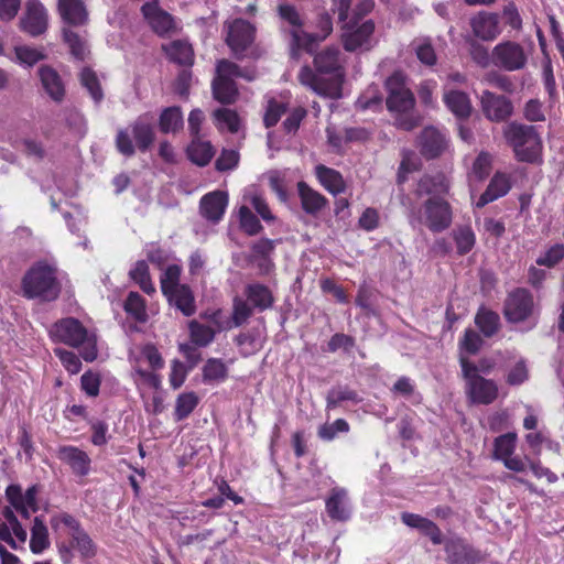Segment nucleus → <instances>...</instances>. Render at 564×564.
I'll return each mask as SVG.
<instances>
[{
	"instance_id": "1",
	"label": "nucleus",
	"mask_w": 564,
	"mask_h": 564,
	"mask_svg": "<svg viewBox=\"0 0 564 564\" xmlns=\"http://www.w3.org/2000/svg\"><path fill=\"white\" fill-rule=\"evenodd\" d=\"M449 191L448 180L443 174L424 176L420 180L416 194L419 197L427 195L423 204L411 212L410 223L424 225L433 232L447 229L453 220L451 205L442 196Z\"/></svg>"
},
{
	"instance_id": "2",
	"label": "nucleus",
	"mask_w": 564,
	"mask_h": 564,
	"mask_svg": "<svg viewBox=\"0 0 564 564\" xmlns=\"http://www.w3.org/2000/svg\"><path fill=\"white\" fill-rule=\"evenodd\" d=\"M343 62L339 50L329 47L315 56L317 73L305 66L300 70L299 79L317 95L339 98L344 82Z\"/></svg>"
},
{
	"instance_id": "3",
	"label": "nucleus",
	"mask_w": 564,
	"mask_h": 564,
	"mask_svg": "<svg viewBox=\"0 0 564 564\" xmlns=\"http://www.w3.org/2000/svg\"><path fill=\"white\" fill-rule=\"evenodd\" d=\"M372 9V0H358L354 4L352 20L340 26V39L346 51L366 52L377 44L375 22L370 19L365 20Z\"/></svg>"
},
{
	"instance_id": "4",
	"label": "nucleus",
	"mask_w": 564,
	"mask_h": 564,
	"mask_svg": "<svg viewBox=\"0 0 564 564\" xmlns=\"http://www.w3.org/2000/svg\"><path fill=\"white\" fill-rule=\"evenodd\" d=\"M50 336L54 341L82 347L80 355L85 361L91 362L97 358L96 335L76 318L67 317L56 322L50 329Z\"/></svg>"
},
{
	"instance_id": "5",
	"label": "nucleus",
	"mask_w": 564,
	"mask_h": 564,
	"mask_svg": "<svg viewBox=\"0 0 564 564\" xmlns=\"http://www.w3.org/2000/svg\"><path fill=\"white\" fill-rule=\"evenodd\" d=\"M503 137L519 161L529 163L540 161L543 147L534 127L510 122L503 128Z\"/></svg>"
},
{
	"instance_id": "6",
	"label": "nucleus",
	"mask_w": 564,
	"mask_h": 564,
	"mask_svg": "<svg viewBox=\"0 0 564 564\" xmlns=\"http://www.w3.org/2000/svg\"><path fill=\"white\" fill-rule=\"evenodd\" d=\"M388 97L387 107L391 112H395L397 123L404 130H411L417 124V120L409 115L414 107V97L404 83V77L400 73L391 75L386 82Z\"/></svg>"
},
{
	"instance_id": "7",
	"label": "nucleus",
	"mask_w": 564,
	"mask_h": 564,
	"mask_svg": "<svg viewBox=\"0 0 564 564\" xmlns=\"http://www.w3.org/2000/svg\"><path fill=\"white\" fill-rule=\"evenodd\" d=\"M23 292L28 297L55 300L59 293L55 271L46 264L34 265L23 279Z\"/></svg>"
},
{
	"instance_id": "8",
	"label": "nucleus",
	"mask_w": 564,
	"mask_h": 564,
	"mask_svg": "<svg viewBox=\"0 0 564 564\" xmlns=\"http://www.w3.org/2000/svg\"><path fill=\"white\" fill-rule=\"evenodd\" d=\"M131 137H133L135 141V145L141 151H145L152 144L154 139L153 118L141 116L132 126L118 131L116 139L117 149L126 156H131L134 153Z\"/></svg>"
},
{
	"instance_id": "9",
	"label": "nucleus",
	"mask_w": 564,
	"mask_h": 564,
	"mask_svg": "<svg viewBox=\"0 0 564 564\" xmlns=\"http://www.w3.org/2000/svg\"><path fill=\"white\" fill-rule=\"evenodd\" d=\"M463 376L466 380V393L473 403L490 404L498 397L495 381L477 375V368L463 355L460 356Z\"/></svg>"
},
{
	"instance_id": "10",
	"label": "nucleus",
	"mask_w": 564,
	"mask_h": 564,
	"mask_svg": "<svg viewBox=\"0 0 564 564\" xmlns=\"http://www.w3.org/2000/svg\"><path fill=\"white\" fill-rule=\"evenodd\" d=\"M217 76L213 82V93L215 99L223 104H231L237 96V88L234 83L235 77H243L248 80L253 79V75L245 74L239 67L228 61H219L217 64Z\"/></svg>"
},
{
	"instance_id": "11",
	"label": "nucleus",
	"mask_w": 564,
	"mask_h": 564,
	"mask_svg": "<svg viewBox=\"0 0 564 564\" xmlns=\"http://www.w3.org/2000/svg\"><path fill=\"white\" fill-rule=\"evenodd\" d=\"M529 51L516 41H502L491 51V63L507 72L523 69L529 61Z\"/></svg>"
},
{
	"instance_id": "12",
	"label": "nucleus",
	"mask_w": 564,
	"mask_h": 564,
	"mask_svg": "<svg viewBox=\"0 0 564 564\" xmlns=\"http://www.w3.org/2000/svg\"><path fill=\"white\" fill-rule=\"evenodd\" d=\"M534 310L533 297L528 290L518 289L506 302L505 314L509 322L519 323L529 318Z\"/></svg>"
},
{
	"instance_id": "13",
	"label": "nucleus",
	"mask_w": 564,
	"mask_h": 564,
	"mask_svg": "<svg viewBox=\"0 0 564 564\" xmlns=\"http://www.w3.org/2000/svg\"><path fill=\"white\" fill-rule=\"evenodd\" d=\"M253 39L254 28L249 22L236 19L227 24L226 42L236 55L243 53Z\"/></svg>"
},
{
	"instance_id": "14",
	"label": "nucleus",
	"mask_w": 564,
	"mask_h": 564,
	"mask_svg": "<svg viewBox=\"0 0 564 564\" xmlns=\"http://www.w3.org/2000/svg\"><path fill=\"white\" fill-rule=\"evenodd\" d=\"M47 12L42 3L36 0H30L25 4V13L20 20L22 31L32 36L44 33L47 29Z\"/></svg>"
},
{
	"instance_id": "15",
	"label": "nucleus",
	"mask_w": 564,
	"mask_h": 564,
	"mask_svg": "<svg viewBox=\"0 0 564 564\" xmlns=\"http://www.w3.org/2000/svg\"><path fill=\"white\" fill-rule=\"evenodd\" d=\"M36 495V486H32L23 492L20 486L10 485L6 490V497L10 505L24 518H29L37 510Z\"/></svg>"
},
{
	"instance_id": "16",
	"label": "nucleus",
	"mask_w": 564,
	"mask_h": 564,
	"mask_svg": "<svg viewBox=\"0 0 564 564\" xmlns=\"http://www.w3.org/2000/svg\"><path fill=\"white\" fill-rule=\"evenodd\" d=\"M480 104L485 116L491 121H503L512 113V105L509 99L488 90L482 93Z\"/></svg>"
},
{
	"instance_id": "17",
	"label": "nucleus",
	"mask_w": 564,
	"mask_h": 564,
	"mask_svg": "<svg viewBox=\"0 0 564 564\" xmlns=\"http://www.w3.org/2000/svg\"><path fill=\"white\" fill-rule=\"evenodd\" d=\"M142 13L152 30L159 35L169 34L176 29V23L172 15L161 10L158 7L156 0L143 4Z\"/></svg>"
},
{
	"instance_id": "18",
	"label": "nucleus",
	"mask_w": 564,
	"mask_h": 564,
	"mask_svg": "<svg viewBox=\"0 0 564 564\" xmlns=\"http://www.w3.org/2000/svg\"><path fill=\"white\" fill-rule=\"evenodd\" d=\"M56 455L61 462L70 467L74 474L78 476H86L89 474L91 460L88 454L83 449L70 445H64L58 447Z\"/></svg>"
},
{
	"instance_id": "19",
	"label": "nucleus",
	"mask_w": 564,
	"mask_h": 564,
	"mask_svg": "<svg viewBox=\"0 0 564 564\" xmlns=\"http://www.w3.org/2000/svg\"><path fill=\"white\" fill-rule=\"evenodd\" d=\"M470 26L474 35L482 41H492L501 33L496 13L479 12L470 19Z\"/></svg>"
},
{
	"instance_id": "20",
	"label": "nucleus",
	"mask_w": 564,
	"mask_h": 564,
	"mask_svg": "<svg viewBox=\"0 0 564 564\" xmlns=\"http://www.w3.org/2000/svg\"><path fill=\"white\" fill-rule=\"evenodd\" d=\"M57 11L62 21L70 26H83L88 21L84 0H58Z\"/></svg>"
},
{
	"instance_id": "21",
	"label": "nucleus",
	"mask_w": 564,
	"mask_h": 564,
	"mask_svg": "<svg viewBox=\"0 0 564 564\" xmlns=\"http://www.w3.org/2000/svg\"><path fill=\"white\" fill-rule=\"evenodd\" d=\"M419 143L425 156L435 158L447 148V138L440 129L427 127L422 131Z\"/></svg>"
},
{
	"instance_id": "22",
	"label": "nucleus",
	"mask_w": 564,
	"mask_h": 564,
	"mask_svg": "<svg viewBox=\"0 0 564 564\" xmlns=\"http://www.w3.org/2000/svg\"><path fill=\"white\" fill-rule=\"evenodd\" d=\"M326 511L328 516L336 521H346L351 513V507L347 490L344 488H334L326 500Z\"/></svg>"
},
{
	"instance_id": "23",
	"label": "nucleus",
	"mask_w": 564,
	"mask_h": 564,
	"mask_svg": "<svg viewBox=\"0 0 564 564\" xmlns=\"http://www.w3.org/2000/svg\"><path fill=\"white\" fill-rule=\"evenodd\" d=\"M228 205V195L225 192L216 191L206 194L200 200L202 215L214 221H219Z\"/></svg>"
},
{
	"instance_id": "24",
	"label": "nucleus",
	"mask_w": 564,
	"mask_h": 564,
	"mask_svg": "<svg viewBox=\"0 0 564 564\" xmlns=\"http://www.w3.org/2000/svg\"><path fill=\"white\" fill-rule=\"evenodd\" d=\"M443 101L447 109L457 118L464 119L471 112V104L468 95L464 91L444 85Z\"/></svg>"
},
{
	"instance_id": "25",
	"label": "nucleus",
	"mask_w": 564,
	"mask_h": 564,
	"mask_svg": "<svg viewBox=\"0 0 564 564\" xmlns=\"http://www.w3.org/2000/svg\"><path fill=\"white\" fill-rule=\"evenodd\" d=\"M401 520L405 525L429 536L434 544H441L443 542L440 528L427 518L415 513L404 512L401 516Z\"/></svg>"
},
{
	"instance_id": "26",
	"label": "nucleus",
	"mask_w": 564,
	"mask_h": 564,
	"mask_svg": "<svg viewBox=\"0 0 564 564\" xmlns=\"http://www.w3.org/2000/svg\"><path fill=\"white\" fill-rule=\"evenodd\" d=\"M155 371L140 362L132 365V378L140 394L160 390L162 379Z\"/></svg>"
},
{
	"instance_id": "27",
	"label": "nucleus",
	"mask_w": 564,
	"mask_h": 564,
	"mask_svg": "<svg viewBox=\"0 0 564 564\" xmlns=\"http://www.w3.org/2000/svg\"><path fill=\"white\" fill-rule=\"evenodd\" d=\"M279 13L281 19L292 26L291 34L296 46L303 47L304 40L312 39L313 36L302 30V19L299 12L292 6L281 4Z\"/></svg>"
},
{
	"instance_id": "28",
	"label": "nucleus",
	"mask_w": 564,
	"mask_h": 564,
	"mask_svg": "<svg viewBox=\"0 0 564 564\" xmlns=\"http://www.w3.org/2000/svg\"><path fill=\"white\" fill-rule=\"evenodd\" d=\"M247 301L254 310L264 311L273 304L271 290L258 282L249 283L245 289Z\"/></svg>"
},
{
	"instance_id": "29",
	"label": "nucleus",
	"mask_w": 564,
	"mask_h": 564,
	"mask_svg": "<svg viewBox=\"0 0 564 564\" xmlns=\"http://www.w3.org/2000/svg\"><path fill=\"white\" fill-rule=\"evenodd\" d=\"M510 189V180L506 174L496 173L492 180L490 181L486 192L479 197L476 206L478 208L484 207L498 199L499 197L506 195Z\"/></svg>"
},
{
	"instance_id": "30",
	"label": "nucleus",
	"mask_w": 564,
	"mask_h": 564,
	"mask_svg": "<svg viewBox=\"0 0 564 564\" xmlns=\"http://www.w3.org/2000/svg\"><path fill=\"white\" fill-rule=\"evenodd\" d=\"M445 551L449 564H473L475 561L474 551L459 539L447 541Z\"/></svg>"
},
{
	"instance_id": "31",
	"label": "nucleus",
	"mask_w": 564,
	"mask_h": 564,
	"mask_svg": "<svg viewBox=\"0 0 564 564\" xmlns=\"http://www.w3.org/2000/svg\"><path fill=\"white\" fill-rule=\"evenodd\" d=\"M215 154L214 148L209 141L202 140L199 137H193L187 147L188 159L198 166L207 165Z\"/></svg>"
},
{
	"instance_id": "32",
	"label": "nucleus",
	"mask_w": 564,
	"mask_h": 564,
	"mask_svg": "<svg viewBox=\"0 0 564 564\" xmlns=\"http://www.w3.org/2000/svg\"><path fill=\"white\" fill-rule=\"evenodd\" d=\"M169 301L174 304L185 316H191L195 313V299L192 290L183 284L171 293L165 294Z\"/></svg>"
},
{
	"instance_id": "33",
	"label": "nucleus",
	"mask_w": 564,
	"mask_h": 564,
	"mask_svg": "<svg viewBox=\"0 0 564 564\" xmlns=\"http://www.w3.org/2000/svg\"><path fill=\"white\" fill-rule=\"evenodd\" d=\"M39 74L44 90L52 99L59 101L64 96V84L58 74L47 66L41 67Z\"/></svg>"
},
{
	"instance_id": "34",
	"label": "nucleus",
	"mask_w": 564,
	"mask_h": 564,
	"mask_svg": "<svg viewBox=\"0 0 564 564\" xmlns=\"http://www.w3.org/2000/svg\"><path fill=\"white\" fill-rule=\"evenodd\" d=\"M50 546L51 541L47 527L36 517L31 528L30 550L33 554H42Z\"/></svg>"
},
{
	"instance_id": "35",
	"label": "nucleus",
	"mask_w": 564,
	"mask_h": 564,
	"mask_svg": "<svg viewBox=\"0 0 564 564\" xmlns=\"http://www.w3.org/2000/svg\"><path fill=\"white\" fill-rule=\"evenodd\" d=\"M130 359L132 365L140 362L142 367L152 370L161 369L164 365L160 352L152 345H145L138 351H131Z\"/></svg>"
},
{
	"instance_id": "36",
	"label": "nucleus",
	"mask_w": 564,
	"mask_h": 564,
	"mask_svg": "<svg viewBox=\"0 0 564 564\" xmlns=\"http://www.w3.org/2000/svg\"><path fill=\"white\" fill-rule=\"evenodd\" d=\"M316 176L321 184L332 194H339L344 192L345 182L337 171L324 165H318L316 166Z\"/></svg>"
},
{
	"instance_id": "37",
	"label": "nucleus",
	"mask_w": 564,
	"mask_h": 564,
	"mask_svg": "<svg viewBox=\"0 0 564 564\" xmlns=\"http://www.w3.org/2000/svg\"><path fill=\"white\" fill-rule=\"evenodd\" d=\"M299 194L302 207L308 214H316L325 206V197L310 188L305 183L299 184Z\"/></svg>"
},
{
	"instance_id": "38",
	"label": "nucleus",
	"mask_w": 564,
	"mask_h": 564,
	"mask_svg": "<svg viewBox=\"0 0 564 564\" xmlns=\"http://www.w3.org/2000/svg\"><path fill=\"white\" fill-rule=\"evenodd\" d=\"M215 124L219 131L236 133L239 131L241 120L238 113L231 109L220 108L214 111Z\"/></svg>"
},
{
	"instance_id": "39",
	"label": "nucleus",
	"mask_w": 564,
	"mask_h": 564,
	"mask_svg": "<svg viewBox=\"0 0 564 564\" xmlns=\"http://www.w3.org/2000/svg\"><path fill=\"white\" fill-rule=\"evenodd\" d=\"M167 56L175 63L181 65H192L194 61V52L192 46L185 41H174L164 46Z\"/></svg>"
},
{
	"instance_id": "40",
	"label": "nucleus",
	"mask_w": 564,
	"mask_h": 564,
	"mask_svg": "<svg viewBox=\"0 0 564 564\" xmlns=\"http://www.w3.org/2000/svg\"><path fill=\"white\" fill-rule=\"evenodd\" d=\"M130 278L148 294L155 291L149 275V267L145 261H138L129 272Z\"/></svg>"
},
{
	"instance_id": "41",
	"label": "nucleus",
	"mask_w": 564,
	"mask_h": 564,
	"mask_svg": "<svg viewBox=\"0 0 564 564\" xmlns=\"http://www.w3.org/2000/svg\"><path fill=\"white\" fill-rule=\"evenodd\" d=\"M198 397L195 392H184L180 394L175 402V419L182 421L186 419L197 406Z\"/></svg>"
},
{
	"instance_id": "42",
	"label": "nucleus",
	"mask_w": 564,
	"mask_h": 564,
	"mask_svg": "<svg viewBox=\"0 0 564 564\" xmlns=\"http://www.w3.org/2000/svg\"><path fill=\"white\" fill-rule=\"evenodd\" d=\"M183 126V115L178 107H170L165 109L160 118L161 131L169 133L175 132Z\"/></svg>"
},
{
	"instance_id": "43",
	"label": "nucleus",
	"mask_w": 564,
	"mask_h": 564,
	"mask_svg": "<svg viewBox=\"0 0 564 564\" xmlns=\"http://www.w3.org/2000/svg\"><path fill=\"white\" fill-rule=\"evenodd\" d=\"M417 59L427 66L436 64V54L429 39H416L411 44Z\"/></svg>"
},
{
	"instance_id": "44",
	"label": "nucleus",
	"mask_w": 564,
	"mask_h": 564,
	"mask_svg": "<svg viewBox=\"0 0 564 564\" xmlns=\"http://www.w3.org/2000/svg\"><path fill=\"white\" fill-rule=\"evenodd\" d=\"M453 238L455 240L457 251L459 254L469 252L476 242L475 234L468 226H463L453 231Z\"/></svg>"
},
{
	"instance_id": "45",
	"label": "nucleus",
	"mask_w": 564,
	"mask_h": 564,
	"mask_svg": "<svg viewBox=\"0 0 564 564\" xmlns=\"http://www.w3.org/2000/svg\"><path fill=\"white\" fill-rule=\"evenodd\" d=\"M475 323L481 330V333L489 337L496 333L499 325V316L490 311L487 310H480L476 317Z\"/></svg>"
},
{
	"instance_id": "46",
	"label": "nucleus",
	"mask_w": 564,
	"mask_h": 564,
	"mask_svg": "<svg viewBox=\"0 0 564 564\" xmlns=\"http://www.w3.org/2000/svg\"><path fill=\"white\" fill-rule=\"evenodd\" d=\"M349 432V424L344 419H337L332 423H324L318 427L317 435L323 441H333L338 434Z\"/></svg>"
},
{
	"instance_id": "47",
	"label": "nucleus",
	"mask_w": 564,
	"mask_h": 564,
	"mask_svg": "<svg viewBox=\"0 0 564 564\" xmlns=\"http://www.w3.org/2000/svg\"><path fill=\"white\" fill-rule=\"evenodd\" d=\"M126 312L139 322H145L148 318L144 301L140 294L130 292L124 303Z\"/></svg>"
},
{
	"instance_id": "48",
	"label": "nucleus",
	"mask_w": 564,
	"mask_h": 564,
	"mask_svg": "<svg viewBox=\"0 0 564 564\" xmlns=\"http://www.w3.org/2000/svg\"><path fill=\"white\" fill-rule=\"evenodd\" d=\"M227 377V368L219 359H209L203 368V378L205 382H218Z\"/></svg>"
},
{
	"instance_id": "49",
	"label": "nucleus",
	"mask_w": 564,
	"mask_h": 564,
	"mask_svg": "<svg viewBox=\"0 0 564 564\" xmlns=\"http://www.w3.org/2000/svg\"><path fill=\"white\" fill-rule=\"evenodd\" d=\"M72 546L85 558L93 557L96 553L91 539L84 530L72 533Z\"/></svg>"
},
{
	"instance_id": "50",
	"label": "nucleus",
	"mask_w": 564,
	"mask_h": 564,
	"mask_svg": "<svg viewBox=\"0 0 564 564\" xmlns=\"http://www.w3.org/2000/svg\"><path fill=\"white\" fill-rule=\"evenodd\" d=\"M189 332L192 340L198 346L208 345L215 337V329L212 326L195 321L189 323Z\"/></svg>"
},
{
	"instance_id": "51",
	"label": "nucleus",
	"mask_w": 564,
	"mask_h": 564,
	"mask_svg": "<svg viewBox=\"0 0 564 564\" xmlns=\"http://www.w3.org/2000/svg\"><path fill=\"white\" fill-rule=\"evenodd\" d=\"M491 170V156L481 152L475 160L471 171L469 173V180L479 182L486 178Z\"/></svg>"
},
{
	"instance_id": "52",
	"label": "nucleus",
	"mask_w": 564,
	"mask_h": 564,
	"mask_svg": "<svg viewBox=\"0 0 564 564\" xmlns=\"http://www.w3.org/2000/svg\"><path fill=\"white\" fill-rule=\"evenodd\" d=\"M318 28L321 32L316 34L310 33L313 37L304 40L303 48L311 51L317 42L325 40L332 33L333 22L328 14L325 13L319 17Z\"/></svg>"
},
{
	"instance_id": "53",
	"label": "nucleus",
	"mask_w": 564,
	"mask_h": 564,
	"mask_svg": "<svg viewBox=\"0 0 564 564\" xmlns=\"http://www.w3.org/2000/svg\"><path fill=\"white\" fill-rule=\"evenodd\" d=\"M564 259V245L556 243L547 248L544 252H542L538 259L536 264L541 267L553 268L560 261Z\"/></svg>"
},
{
	"instance_id": "54",
	"label": "nucleus",
	"mask_w": 564,
	"mask_h": 564,
	"mask_svg": "<svg viewBox=\"0 0 564 564\" xmlns=\"http://www.w3.org/2000/svg\"><path fill=\"white\" fill-rule=\"evenodd\" d=\"M181 267L177 264H170L161 275V289L163 294L171 293L174 289L181 286L180 283Z\"/></svg>"
},
{
	"instance_id": "55",
	"label": "nucleus",
	"mask_w": 564,
	"mask_h": 564,
	"mask_svg": "<svg viewBox=\"0 0 564 564\" xmlns=\"http://www.w3.org/2000/svg\"><path fill=\"white\" fill-rule=\"evenodd\" d=\"M517 436L513 433L501 435L495 441V457L503 460L513 454L516 448Z\"/></svg>"
},
{
	"instance_id": "56",
	"label": "nucleus",
	"mask_w": 564,
	"mask_h": 564,
	"mask_svg": "<svg viewBox=\"0 0 564 564\" xmlns=\"http://www.w3.org/2000/svg\"><path fill=\"white\" fill-rule=\"evenodd\" d=\"M252 305L240 297L234 300L232 314L230 316L234 327H238L247 322L252 314Z\"/></svg>"
},
{
	"instance_id": "57",
	"label": "nucleus",
	"mask_w": 564,
	"mask_h": 564,
	"mask_svg": "<svg viewBox=\"0 0 564 564\" xmlns=\"http://www.w3.org/2000/svg\"><path fill=\"white\" fill-rule=\"evenodd\" d=\"M245 202L251 204V206L257 210V213L261 216L264 221H273L274 216L271 213L267 202L256 193L254 189H249L245 196Z\"/></svg>"
},
{
	"instance_id": "58",
	"label": "nucleus",
	"mask_w": 564,
	"mask_h": 564,
	"mask_svg": "<svg viewBox=\"0 0 564 564\" xmlns=\"http://www.w3.org/2000/svg\"><path fill=\"white\" fill-rule=\"evenodd\" d=\"M63 36L65 42L68 44L72 54L76 58L84 59L87 54V45L85 41H83L78 34L67 28L63 29Z\"/></svg>"
},
{
	"instance_id": "59",
	"label": "nucleus",
	"mask_w": 564,
	"mask_h": 564,
	"mask_svg": "<svg viewBox=\"0 0 564 564\" xmlns=\"http://www.w3.org/2000/svg\"><path fill=\"white\" fill-rule=\"evenodd\" d=\"M239 221L240 227L248 234V235H256L261 230V225L258 220V218L252 214V212L249 209L248 206L242 205L239 210Z\"/></svg>"
},
{
	"instance_id": "60",
	"label": "nucleus",
	"mask_w": 564,
	"mask_h": 564,
	"mask_svg": "<svg viewBox=\"0 0 564 564\" xmlns=\"http://www.w3.org/2000/svg\"><path fill=\"white\" fill-rule=\"evenodd\" d=\"M145 412L150 414H159L164 410V400L160 390L140 394Z\"/></svg>"
},
{
	"instance_id": "61",
	"label": "nucleus",
	"mask_w": 564,
	"mask_h": 564,
	"mask_svg": "<svg viewBox=\"0 0 564 564\" xmlns=\"http://www.w3.org/2000/svg\"><path fill=\"white\" fill-rule=\"evenodd\" d=\"M80 80L83 86L87 88L95 101H100L102 99V91L99 82L93 70L88 68L83 69L80 73Z\"/></svg>"
},
{
	"instance_id": "62",
	"label": "nucleus",
	"mask_w": 564,
	"mask_h": 564,
	"mask_svg": "<svg viewBox=\"0 0 564 564\" xmlns=\"http://www.w3.org/2000/svg\"><path fill=\"white\" fill-rule=\"evenodd\" d=\"M15 57L20 64L32 66L43 59L44 54L37 48L21 45L15 47Z\"/></svg>"
},
{
	"instance_id": "63",
	"label": "nucleus",
	"mask_w": 564,
	"mask_h": 564,
	"mask_svg": "<svg viewBox=\"0 0 564 564\" xmlns=\"http://www.w3.org/2000/svg\"><path fill=\"white\" fill-rule=\"evenodd\" d=\"M204 317L213 325L215 333L234 327L230 316L221 310L207 311Z\"/></svg>"
},
{
	"instance_id": "64",
	"label": "nucleus",
	"mask_w": 564,
	"mask_h": 564,
	"mask_svg": "<svg viewBox=\"0 0 564 564\" xmlns=\"http://www.w3.org/2000/svg\"><path fill=\"white\" fill-rule=\"evenodd\" d=\"M54 352L69 373L76 375L80 371L82 362L75 352L63 348H56L54 349Z\"/></svg>"
}]
</instances>
